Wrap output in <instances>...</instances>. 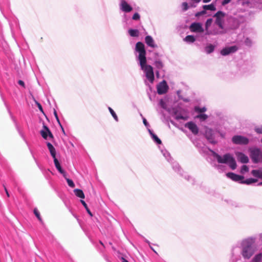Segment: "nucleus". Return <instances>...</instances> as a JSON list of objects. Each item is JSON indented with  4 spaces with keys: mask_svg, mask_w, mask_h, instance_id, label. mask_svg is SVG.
<instances>
[{
    "mask_svg": "<svg viewBox=\"0 0 262 262\" xmlns=\"http://www.w3.org/2000/svg\"><path fill=\"white\" fill-rule=\"evenodd\" d=\"M135 50L139 53V60L141 69L145 73L147 79L152 83L154 81L153 68L150 65L146 64V51L144 45L142 42H138L136 45Z\"/></svg>",
    "mask_w": 262,
    "mask_h": 262,
    "instance_id": "nucleus-1",
    "label": "nucleus"
},
{
    "mask_svg": "<svg viewBox=\"0 0 262 262\" xmlns=\"http://www.w3.org/2000/svg\"><path fill=\"white\" fill-rule=\"evenodd\" d=\"M215 156L219 163L228 164L232 169H236L237 167L236 161L233 157L230 154H225L223 157L216 154Z\"/></svg>",
    "mask_w": 262,
    "mask_h": 262,
    "instance_id": "nucleus-2",
    "label": "nucleus"
},
{
    "mask_svg": "<svg viewBox=\"0 0 262 262\" xmlns=\"http://www.w3.org/2000/svg\"><path fill=\"white\" fill-rule=\"evenodd\" d=\"M253 244V242L251 239L243 241L242 255L244 258L249 259L254 253L255 249Z\"/></svg>",
    "mask_w": 262,
    "mask_h": 262,
    "instance_id": "nucleus-3",
    "label": "nucleus"
},
{
    "mask_svg": "<svg viewBox=\"0 0 262 262\" xmlns=\"http://www.w3.org/2000/svg\"><path fill=\"white\" fill-rule=\"evenodd\" d=\"M225 16V13L221 11L217 12L213 16L216 18L215 24L222 29L224 28L223 23Z\"/></svg>",
    "mask_w": 262,
    "mask_h": 262,
    "instance_id": "nucleus-4",
    "label": "nucleus"
},
{
    "mask_svg": "<svg viewBox=\"0 0 262 262\" xmlns=\"http://www.w3.org/2000/svg\"><path fill=\"white\" fill-rule=\"evenodd\" d=\"M232 141L235 144L247 145L249 143V139L242 136H234L232 138Z\"/></svg>",
    "mask_w": 262,
    "mask_h": 262,
    "instance_id": "nucleus-5",
    "label": "nucleus"
},
{
    "mask_svg": "<svg viewBox=\"0 0 262 262\" xmlns=\"http://www.w3.org/2000/svg\"><path fill=\"white\" fill-rule=\"evenodd\" d=\"M261 155V152L258 148L254 149L251 151L250 157L254 163H257L260 161Z\"/></svg>",
    "mask_w": 262,
    "mask_h": 262,
    "instance_id": "nucleus-6",
    "label": "nucleus"
},
{
    "mask_svg": "<svg viewBox=\"0 0 262 262\" xmlns=\"http://www.w3.org/2000/svg\"><path fill=\"white\" fill-rule=\"evenodd\" d=\"M40 135L44 139H47L49 136L51 139H53L54 136L48 126L45 125L43 126V129L40 132Z\"/></svg>",
    "mask_w": 262,
    "mask_h": 262,
    "instance_id": "nucleus-7",
    "label": "nucleus"
},
{
    "mask_svg": "<svg viewBox=\"0 0 262 262\" xmlns=\"http://www.w3.org/2000/svg\"><path fill=\"white\" fill-rule=\"evenodd\" d=\"M238 50V47L236 46H231L226 47L223 49L221 51V54L223 56H226L231 53L235 52Z\"/></svg>",
    "mask_w": 262,
    "mask_h": 262,
    "instance_id": "nucleus-8",
    "label": "nucleus"
},
{
    "mask_svg": "<svg viewBox=\"0 0 262 262\" xmlns=\"http://www.w3.org/2000/svg\"><path fill=\"white\" fill-rule=\"evenodd\" d=\"M168 88V87L166 81L163 80L157 86L158 93L160 95L164 94L167 92Z\"/></svg>",
    "mask_w": 262,
    "mask_h": 262,
    "instance_id": "nucleus-9",
    "label": "nucleus"
},
{
    "mask_svg": "<svg viewBox=\"0 0 262 262\" xmlns=\"http://www.w3.org/2000/svg\"><path fill=\"white\" fill-rule=\"evenodd\" d=\"M190 30L192 32L202 33L204 32V29L201 24L199 23H192L190 26Z\"/></svg>",
    "mask_w": 262,
    "mask_h": 262,
    "instance_id": "nucleus-10",
    "label": "nucleus"
},
{
    "mask_svg": "<svg viewBox=\"0 0 262 262\" xmlns=\"http://www.w3.org/2000/svg\"><path fill=\"white\" fill-rule=\"evenodd\" d=\"M228 178H230L232 180L235 182H241L244 179V177L240 175H238L233 172H228L226 174Z\"/></svg>",
    "mask_w": 262,
    "mask_h": 262,
    "instance_id": "nucleus-11",
    "label": "nucleus"
},
{
    "mask_svg": "<svg viewBox=\"0 0 262 262\" xmlns=\"http://www.w3.org/2000/svg\"><path fill=\"white\" fill-rule=\"evenodd\" d=\"M187 127L194 135H197L199 133V128L197 125L192 122H189L185 124Z\"/></svg>",
    "mask_w": 262,
    "mask_h": 262,
    "instance_id": "nucleus-12",
    "label": "nucleus"
},
{
    "mask_svg": "<svg viewBox=\"0 0 262 262\" xmlns=\"http://www.w3.org/2000/svg\"><path fill=\"white\" fill-rule=\"evenodd\" d=\"M235 155L238 161L242 163H247L249 162L248 157L244 154L241 152H236Z\"/></svg>",
    "mask_w": 262,
    "mask_h": 262,
    "instance_id": "nucleus-13",
    "label": "nucleus"
},
{
    "mask_svg": "<svg viewBox=\"0 0 262 262\" xmlns=\"http://www.w3.org/2000/svg\"><path fill=\"white\" fill-rule=\"evenodd\" d=\"M120 9L125 12H129L133 10V8L125 0H121Z\"/></svg>",
    "mask_w": 262,
    "mask_h": 262,
    "instance_id": "nucleus-14",
    "label": "nucleus"
},
{
    "mask_svg": "<svg viewBox=\"0 0 262 262\" xmlns=\"http://www.w3.org/2000/svg\"><path fill=\"white\" fill-rule=\"evenodd\" d=\"M205 137L207 140L211 143H215L213 137L212 130L209 128L205 130Z\"/></svg>",
    "mask_w": 262,
    "mask_h": 262,
    "instance_id": "nucleus-15",
    "label": "nucleus"
},
{
    "mask_svg": "<svg viewBox=\"0 0 262 262\" xmlns=\"http://www.w3.org/2000/svg\"><path fill=\"white\" fill-rule=\"evenodd\" d=\"M54 160V163L55 164V166L57 169L58 170V171L61 173L64 177H66V173L65 171L62 169L61 166H60V163L58 161V159L57 158H55Z\"/></svg>",
    "mask_w": 262,
    "mask_h": 262,
    "instance_id": "nucleus-16",
    "label": "nucleus"
},
{
    "mask_svg": "<svg viewBox=\"0 0 262 262\" xmlns=\"http://www.w3.org/2000/svg\"><path fill=\"white\" fill-rule=\"evenodd\" d=\"M47 145L48 149H49V151L50 152V154H51V156L52 157V158H53V159H55V158H56V150H55V148L53 146V145L51 143H50V142H47Z\"/></svg>",
    "mask_w": 262,
    "mask_h": 262,
    "instance_id": "nucleus-17",
    "label": "nucleus"
},
{
    "mask_svg": "<svg viewBox=\"0 0 262 262\" xmlns=\"http://www.w3.org/2000/svg\"><path fill=\"white\" fill-rule=\"evenodd\" d=\"M146 43L149 47L155 48L157 46L154 43L153 38L150 36H146L145 38Z\"/></svg>",
    "mask_w": 262,
    "mask_h": 262,
    "instance_id": "nucleus-18",
    "label": "nucleus"
},
{
    "mask_svg": "<svg viewBox=\"0 0 262 262\" xmlns=\"http://www.w3.org/2000/svg\"><path fill=\"white\" fill-rule=\"evenodd\" d=\"M75 194L78 198L81 199H84L85 196L83 191L79 189H75L74 190Z\"/></svg>",
    "mask_w": 262,
    "mask_h": 262,
    "instance_id": "nucleus-19",
    "label": "nucleus"
},
{
    "mask_svg": "<svg viewBox=\"0 0 262 262\" xmlns=\"http://www.w3.org/2000/svg\"><path fill=\"white\" fill-rule=\"evenodd\" d=\"M251 173L254 177L262 179V171L259 170H253L251 171Z\"/></svg>",
    "mask_w": 262,
    "mask_h": 262,
    "instance_id": "nucleus-20",
    "label": "nucleus"
},
{
    "mask_svg": "<svg viewBox=\"0 0 262 262\" xmlns=\"http://www.w3.org/2000/svg\"><path fill=\"white\" fill-rule=\"evenodd\" d=\"M257 182V179H253V178H249L248 179H246V180H243L241 182L242 184H246L247 185L251 184L252 183H256Z\"/></svg>",
    "mask_w": 262,
    "mask_h": 262,
    "instance_id": "nucleus-21",
    "label": "nucleus"
},
{
    "mask_svg": "<svg viewBox=\"0 0 262 262\" xmlns=\"http://www.w3.org/2000/svg\"><path fill=\"white\" fill-rule=\"evenodd\" d=\"M149 132L154 141L158 144H161L162 143V141L157 137V136L154 134L151 130H149Z\"/></svg>",
    "mask_w": 262,
    "mask_h": 262,
    "instance_id": "nucleus-22",
    "label": "nucleus"
},
{
    "mask_svg": "<svg viewBox=\"0 0 262 262\" xmlns=\"http://www.w3.org/2000/svg\"><path fill=\"white\" fill-rule=\"evenodd\" d=\"M205 51L207 54H210L213 52L214 46L211 44H209L205 47Z\"/></svg>",
    "mask_w": 262,
    "mask_h": 262,
    "instance_id": "nucleus-23",
    "label": "nucleus"
},
{
    "mask_svg": "<svg viewBox=\"0 0 262 262\" xmlns=\"http://www.w3.org/2000/svg\"><path fill=\"white\" fill-rule=\"evenodd\" d=\"M129 35L132 37H137L139 36V31L136 29H129L128 30Z\"/></svg>",
    "mask_w": 262,
    "mask_h": 262,
    "instance_id": "nucleus-24",
    "label": "nucleus"
},
{
    "mask_svg": "<svg viewBox=\"0 0 262 262\" xmlns=\"http://www.w3.org/2000/svg\"><path fill=\"white\" fill-rule=\"evenodd\" d=\"M184 40L188 42H193L195 41V39L193 35H187L184 38Z\"/></svg>",
    "mask_w": 262,
    "mask_h": 262,
    "instance_id": "nucleus-25",
    "label": "nucleus"
},
{
    "mask_svg": "<svg viewBox=\"0 0 262 262\" xmlns=\"http://www.w3.org/2000/svg\"><path fill=\"white\" fill-rule=\"evenodd\" d=\"M203 7L205 10H209L211 11H215L216 10V8H215L214 5L213 4H210V5H204Z\"/></svg>",
    "mask_w": 262,
    "mask_h": 262,
    "instance_id": "nucleus-26",
    "label": "nucleus"
},
{
    "mask_svg": "<svg viewBox=\"0 0 262 262\" xmlns=\"http://www.w3.org/2000/svg\"><path fill=\"white\" fill-rule=\"evenodd\" d=\"M33 211H34V213L35 214V216L38 219L39 221L41 223H43L42 219H41V217L40 216V213H39L38 210H37V208H34Z\"/></svg>",
    "mask_w": 262,
    "mask_h": 262,
    "instance_id": "nucleus-27",
    "label": "nucleus"
},
{
    "mask_svg": "<svg viewBox=\"0 0 262 262\" xmlns=\"http://www.w3.org/2000/svg\"><path fill=\"white\" fill-rule=\"evenodd\" d=\"M262 258V254L259 253L257 254L253 259L252 262H260Z\"/></svg>",
    "mask_w": 262,
    "mask_h": 262,
    "instance_id": "nucleus-28",
    "label": "nucleus"
},
{
    "mask_svg": "<svg viewBox=\"0 0 262 262\" xmlns=\"http://www.w3.org/2000/svg\"><path fill=\"white\" fill-rule=\"evenodd\" d=\"M80 202H81V204L83 205V206L84 207V208H85V209H86L87 212L89 213V214H90V216H92L93 214H92V212H91L90 210L89 209V208H88L85 202L83 200H80Z\"/></svg>",
    "mask_w": 262,
    "mask_h": 262,
    "instance_id": "nucleus-29",
    "label": "nucleus"
},
{
    "mask_svg": "<svg viewBox=\"0 0 262 262\" xmlns=\"http://www.w3.org/2000/svg\"><path fill=\"white\" fill-rule=\"evenodd\" d=\"M108 110H109L110 113L111 114V115H112L113 117L114 118V119L116 121H118V118L117 115L116 114L115 112L114 111V110L110 107H108Z\"/></svg>",
    "mask_w": 262,
    "mask_h": 262,
    "instance_id": "nucleus-30",
    "label": "nucleus"
},
{
    "mask_svg": "<svg viewBox=\"0 0 262 262\" xmlns=\"http://www.w3.org/2000/svg\"><path fill=\"white\" fill-rule=\"evenodd\" d=\"M155 65L158 69H161L163 67V64L160 60H157L155 62Z\"/></svg>",
    "mask_w": 262,
    "mask_h": 262,
    "instance_id": "nucleus-31",
    "label": "nucleus"
},
{
    "mask_svg": "<svg viewBox=\"0 0 262 262\" xmlns=\"http://www.w3.org/2000/svg\"><path fill=\"white\" fill-rule=\"evenodd\" d=\"M212 23V18H209L207 20V21L205 23L206 30H208V28L211 26Z\"/></svg>",
    "mask_w": 262,
    "mask_h": 262,
    "instance_id": "nucleus-32",
    "label": "nucleus"
},
{
    "mask_svg": "<svg viewBox=\"0 0 262 262\" xmlns=\"http://www.w3.org/2000/svg\"><path fill=\"white\" fill-rule=\"evenodd\" d=\"M194 110L195 112H197L199 113H204L206 111V108L205 107L200 108L199 107L196 106L194 108Z\"/></svg>",
    "mask_w": 262,
    "mask_h": 262,
    "instance_id": "nucleus-33",
    "label": "nucleus"
},
{
    "mask_svg": "<svg viewBox=\"0 0 262 262\" xmlns=\"http://www.w3.org/2000/svg\"><path fill=\"white\" fill-rule=\"evenodd\" d=\"M64 178H66L69 186L72 188H74L75 187V184L73 181L70 179L67 178L66 177Z\"/></svg>",
    "mask_w": 262,
    "mask_h": 262,
    "instance_id": "nucleus-34",
    "label": "nucleus"
},
{
    "mask_svg": "<svg viewBox=\"0 0 262 262\" xmlns=\"http://www.w3.org/2000/svg\"><path fill=\"white\" fill-rule=\"evenodd\" d=\"M196 118L200 119L202 120H205L207 118L208 116L207 115L203 114H200L196 116Z\"/></svg>",
    "mask_w": 262,
    "mask_h": 262,
    "instance_id": "nucleus-35",
    "label": "nucleus"
},
{
    "mask_svg": "<svg viewBox=\"0 0 262 262\" xmlns=\"http://www.w3.org/2000/svg\"><path fill=\"white\" fill-rule=\"evenodd\" d=\"M249 170V168L247 165H243L241 169V172L243 173L244 172H247Z\"/></svg>",
    "mask_w": 262,
    "mask_h": 262,
    "instance_id": "nucleus-36",
    "label": "nucleus"
},
{
    "mask_svg": "<svg viewBox=\"0 0 262 262\" xmlns=\"http://www.w3.org/2000/svg\"><path fill=\"white\" fill-rule=\"evenodd\" d=\"M54 116H55V118H56V120H57V121L58 123L59 124V125H60V126H61V123H60V121H59V118H58V115H57V112H56V110H54Z\"/></svg>",
    "mask_w": 262,
    "mask_h": 262,
    "instance_id": "nucleus-37",
    "label": "nucleus"
},
{
    "mask_svg": "<svg viewBox=\"0 0 262 262\" xmlns=\"http://www.w3.org/2000/svg\"><path fill=\"white\" fill-rule=\"evenodd\" d=\"M255 131L259 134H262V126L260 127H257L255 128Z\"/></svg>",
    "mask_w": 262,
    "mask_h": 262,
    "instance_id": "nucleus-38",
    "label": "nucleus"
},
{
    "mask_svg": "<svg viewBox=\"0 0 262 262\" xmlns=\"http://www.w3.org/2000/svg\"><path fill=\"white\" fill-rule=\"evenodd\" d=\"M140 15L138 13H135L133 16V19L134 20H139L140 19Z\"/></svg>",
    "mask_w": 262,
    "mask_h": 262,
    "instance_id": "nucleus-39",
    "label": "nucleus"
},
{
    "mask_svg": "<svg viewBox=\"0 0 262 262\" xmlns=\"http://www.w3.org/2000/svg\"><path fill=\"white\" fill-rule=\"evenodd\" d=\"M35 103L36 104L37 107H38L39 110H40V111L43 113V108L41 106V105L36 100H35Z\"/></svg>",
    "mask_w": 262,
    "mask_h": 262,
    "instance_id": "nucleus-40",
    "label": "nucleus"
},
{
    "mask_svg": "<svg viewBox=\"0 0 262 262\" xmlns=\"http://www.w3.org/2000/svg\"><path fill=\"white\" fill-rule=\"evenodd\" d=\"M182 6L184 11H186L188 8V4L186 2L183 3Z\"/></svg>",
    "mask_w": 262,
    "mask_h": 262,
    "instance_id": "nucleus-41",
    "label": "nucleus"
},
{
    "mask_svg": "<svg viewBox=\"0 0 262 262\" xmlns=\"http://www.w3.org/2000/svg\"><path fill=\"white\" fill-rule=\"evenodd\" d=\"M205 13H206V11H205V10H203V11H202L201 12H199L196 13L195 14V16L198 17V16H201L202 15H203V14H204Z\"/></svg>",
    "mask_w": 262,
    "mask_h": 262,
    "instance_id": "nucleus-42",
    "label": "nucleus"
},
{
    "mask_svg": "<svg viewBox=\"0 0 262 262\" xmlns=\"http://www.w3.org/2000/svg\"><path fill=\"white\" fill-rule=\"evenodd\" d=\"M231 0H223L222 2V5L225 6V5L229 3Z\"/></svg>",
    "mask_w": 262,
    "mask_h": 262,
    "instance_id": "nucleus-43",
    "label": "nucleus"
},
{
    "mask_svg": "<svg viewBox=\"0 0 262 262\" xmlns=\"http://www.w3.org/2000/svg\"><path fill=\"white\" fill-rule=\"evenodd\" d=\"M18 83L19 85H21L22 86H23L24 88H25V83L24 82L21 80H18Z\"/></svg>",
    "mask_w": 262,
    "mask_h": 262,
    "instance_id": "nucleus-44",
    "label": "nucleus"
},
{
    "mask_svg": "<svg viewBox=\"0 0 262 262\" xmlns=\"http://www.w3.org/2000/svg\"><path fill=\"white\" fill-rule=\"evenodd\" d=\"M4 189H5V192H6V194H7V196H8V197H9V196H10V195H9V192H8V190H7V189L6 187L5 186H4Z\"/></svg>",
    "mask_w": 262,
    "mask_h": 262,
    "instance_id": "nucleus-45",
    "label": "nucleus"
},
{
    "mask_svg": "<svg viewBox=\"0 0 262 262\" xmlns=\"http://www.w3.org/2000/svg\"><path fill=\"white\" fill-rule=\"evenodd\" d=\"M143 122L144 123V124L145 125V126H147L148 125V122H147V120H146V119L145 118H143Z\"/></svg>",
    "mask_w": 262,
    "mask_h": 262,
    "instance_id": "nucleus-46",
    "label": "nucleus"
},
{
    "mask_svg": "<svg viewBox=\"0 0 262 262\" xmlns=\"http://www.w3.org/2000/svg\"><path fill=\"white\" fill-rule=\"evenodd\" d=\"M122 262H128V260H127L125 258L122 257Z\"/></svg>",
    "mask_w": 262,
    "mask_h": 262,
    "instance_id": "nucleus-47",
    "label": "nucleus"
},
{
    "mask_svg": "<svg viewBox=\"0 0 262 262\" xmlns=\"http://www.w3.org/2000/svg\"><path fill=\"white\" fill-rule=\"evenodd\" d=\"M203 1L204 3H208L210 1H211V0H203Z\"/></svg>",
    "mask_w": 262,
    "mask_h": 262,
    "instance_id": "nucleus-48",
    "label": "nucleus"
},
{
    "mask_svg": "<svg viewBox=\"0 0 262 262\" xmlns=\"http://www.w3.org/2000/svg\"><path fill=\"white\" fill-rule=\"evenodd\" d=\"M60 127H61V129H62V132L64 134V133H64V129H63V128L62 126L61 125V126H60Z\"/></svg>",
    "mask_w": 262,
    "mask_h": 262,
    "instance_id": "nucleus-49",
    "label": "nucleus"
},
{
    "mask_svg": "<svg viewBox=\"0 0 262 262\" xmlns=\"http://www.w3.org/2000/svg\"><path fill=\"white\" fill-rule=\"evenodd\" d=\"M99 243H100V244L101 245H102L103 247H104V245H103V243H102L101 241H99Z\"/></svg>",
    "mask_w": 262,
    "mask_h": 262,
    "instance_id": "nucleus-50",
    "label": "nucleus"
},
{
    "mask_svg": "<svg viewBox=\"0 0 262 262\" xmlns=\"http://www.w3.org/2000/svg\"><path fill=\"white\" fill-rule=\"evenodd\" d=\"M156 75H157V76H159V72H158V71H157V72H156Z\"/></svg>",
    "mask_w": 262,
    "mask_h": 262,
    "instance_id": "nucleus-51",
    "label": "nucleus"
},
{
    "mask_svg": "<svg viewBox=\"0 0 262 262\" xmlns=\"http://www.w3.org/2000/svg\"><path fill=\"white\" fill-rule=\"evenodd\" d=\"M206 31H207V32L206 33V34L209 35L210 33L208 32V30H206Z\"/></svg>",
    "mask_w": 262,
    "mask_h": 262,
    "instance_id": "nucleus-52",
    "label": "nucleus"
},
{
    "mask_svg": "<svg viewBox=\"0 0 262 262\" xmlns=\"http://www.w3.org/2000/svg\"><path fill=\"white\" fill-rule=\"evenodd\" d=\"M258 185H262V182L258 184Z\"/></svg>",
    "mask_w": 262,
    "mask_h": 262,
    "instance_id": "nucleus-53",
    "label": "nucleus"
},
{
    "mask_svg": "<svg viewBox=\"0 0 262 262\" xmlns=\"http://www.w3.org/2000/svg\"><path fill=\"white\" fill-rule=\"evenodd\" d=\"M261 142H262V138H261Z\"/></svg>",
    "mask_w": 262,
    "mask_h": 262,
    "instance_id": "nucleus-54",
    "label": "nucleus"
}]
</instances>
